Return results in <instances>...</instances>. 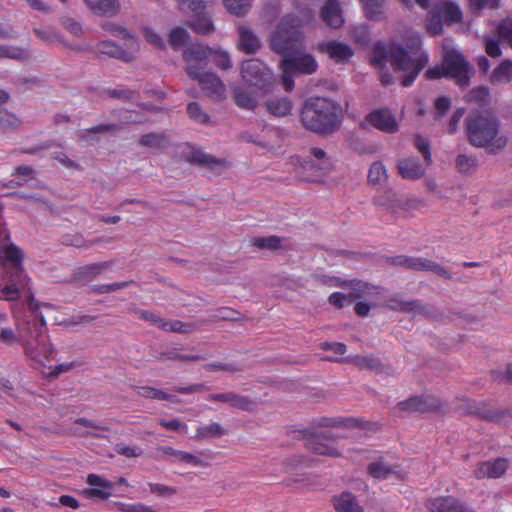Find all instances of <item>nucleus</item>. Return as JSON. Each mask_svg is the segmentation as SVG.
<instances>
[{
  "mask_svg": "<svg viewBox=\"0 0 512 512\" xmlns=\"http://www.w3.org/2000/svg\"><path fill=\"white\" fill-rule=\"evenodd\" d=\"M97 51L101 54L108 55L110 57L130 62L133 60L131 52L123 49L111 40H104L97 44Z\"/></svg>",
  "mask_w": 512,
  "mask_h": 512,
  "instance_id": "29",
  "label": "nucleus"
},
{
  "mask_svg": "<svg viewBox=\"0 0 512 512\" xmlns=\"http://www.w3.org/2000/svg\"><path fill=\"white\" fill-rule=\"evenodd\" d=\"M331 502L337 512H364L357 497L349 491L333 496Z\"/></svg>",
  "mask_w": 512,
  "mask_h": 512,
  "instance_id": "24",
  "label": "nucleus"
},
{
  "mask_svg": "<svg viewBox=\"0 0 512 512\" xmlns=\"http://www.w3.org/2000/svg\"><path fill=\"white\" fill-rule=\"evenodd\" d=\"M365 122L371 127L388 134H393L399 129L395 115L386 108L373 110L365 117Z\"/></svg>",
  "mask_w": 512,
  "mask_h": 512,
  "instance_id": "15",
  "label": "nucleus"
},
{
  "mask_svg": "<svg viewBox=\"0 0 512 512\" xmlns=\"http://www.w3.org/2000/svg\"><path fill=\"white\" fill-rule=\"evenodd\" d=\"M135 314L139 319L149 322L166 332L192 333L197 329L195 323H186L179 320H166L159 314L149 310L135 309Z\"/></svg>",
  "mask_w": 512,
  "mask_h": 512,
  "instance_id": "12",
  "label": "nucleus"
},
{
  "mask_svg": "<svg viewBox=\"0 0 512 512\" xmlns=\"http://www.w3.org/2000/svg\"><path fill=\"white\" fill-rule=\"evenodd\" d=\"M343 108L332 98H307L301 110L303 126L314 133L329 135L341 125Z\"/></svg>",
  "mask_w": 512,
  "mask_h": 512,
  "instance_id": "3",
  "label": "nucleus"
},
{
  "mask_svg": "<svg viewBox=\"0 0 512 512\" xmlns=\"http://www.w3.org/2000/svg\"><path fill=\"white\" fill-rule=\"evenodd\" d=\"M162 357L168 360H179L182 362L201 360L202 357L198 354H180L176 350H169L162 354Z\"/></svg>",
  "mask_w": 512,
  "mask_h": 512,
  "instance_id": "56",
  "label": "nucleus"
},
{
  "mask_svg": "<svg viewBox=\"0 0 512 512\" xmlns=\"http://www.w3.org/2000/svg\"><path fill=\"white\" fill-rule=\"evenodd\" d=\"M181 11L189 15L186 25L197 34L209 35L215 27L212 20V0H177Z\"/></svg>",
  "mask_w": 512,
  "mask_h": 512,
  "instance_id": "7",
  "label": "nucleus"
},
{
  "mask_svg": "<svg viewBox=\"0 0 512 512\" xmlns=\"http://www.w3.org/2000/svg\"><path fill=\"white\" fill-rule=\"evenodd\" d=\"M186 72L190 78L198 81L207 96H224L226 86L216 73L198 71L197 66L191 64L186 67Z\"/></svg>",
  "mask_w": 512,
  "mask_h": 512,
  "instance_id": "13",
  "label": "nucleus"
},
{
  "mask_svg": "<svg viewBox=\"0 0 512 512\" xmlns=\"http://www.w3.org/2000/svg\"><path fill=\"white\" fill-rule=\"evenodd\" d=\"M227 434V430L219 423L213 422L207 425L199 426L196 429L195 438L199 440L221 437Z\"/></svg>",
  "mask_w": 512,
  "mask_h": 512,
  "instance_id": "38",
  "label": "nucleus"
},
{
  "mask_svg": "<svg viewBox=\"0 0 512 512\" xmlns=\"http://www.w3.org/2000/svg\"><path fill=\"white\" fill-rule=\"evenodd\" d=\"M302 439L305 440V447L318 455L329 457H339L340 448L337 443L339 436L330 431L324 433H315L309 429L299 432Z\"/></svg>",
  "mask_w": 512,
  "mask_h": 512,
  "instance_id": "9",
  "label": "nucleus"
},
{
  "mask_svg": "<svg viewBox=\"0 0 512 512\" xmlns=\"http://www.w3.org/2000/svg\"><path fill=\"white\" fill-rule=\"evenodd\" d=\"M62 24L64 28L69 31L74 36H79L82 33V26L79 22L75 21L73 18H63Z\"/></svg>",
  "mask_w": 512,
  "mask_h": 512,
  "instance_id": "64",
  "label": "nucleus"
},
{
  "mask_svg": "<svg viewBox=\"0 0 512 512\" xmlns=\"http://www.w3.org/2000/svg\"><path fill=\"white\" fill-rule=\"evenodd\" d=\"M442 62L448 76L453 78L460 88L469 86L470 76L474 70L460 52L454 49L446 50Z\"/></svg>",
  "mask_w": 512,
  "mask_h": 512,
  "instance_id": "10",
  "label": "nucleus"
},
{
  "mask_svg": "<svg viewBox=\"0 0 512 512\" xmlns=\"http://www.w3.org/2000/svg\"><path fill=\"white\" fill-rule=\"evenodd\" d=\"M321 19L331 28H339L343 24L341 8L337 0H326L321 8Z\"/></svg>",
  "mask_w": 512,
  "mask_h": 512,
  "instance_id": "26",
  "label": "nucleus"
},
{
  "mask_svg": "<svg viewBox=\"0 0 512 512\" xmlns=\"http://www.w3.org/2000/svg\"><path fill=\"white\" fill-rule=\"evenodd\" d=\"M368 474L375 479H387L390 475H394L398 480H403L406 473L399 469V466H390L382 461V459L372 462L367 467Z\"/></svg>",
  "mask_w": 512,
  "mask_h": 512,
  "instance_id": "23",
  "label": "nucleus"
},
{
  "mask_svg": "<svg viewBox=\"0 0 512 512\" xmlns=\"http://www.w3.org/2000/svg\"><path fill=\"white\" fill-rule=\"evenodd\" d=\"M478 165V161L473 156L466 154H460L456 158V166L461 173H469L475 169Z\"/></svg>",
  "mask_w": 512,
  "mask_h": 512,
  "instance_id": "48",
  "label": "nucleus"
},
{
  "mask_svg": "<svg viewBox=\"0 0 512 512\" xmlns=\"http://www.w3.org/2000/svg\"><path fill=\"white\" fill-rule=\"evenodd\" d=\"M398 407L400 410L408 412H431L440 407V402L437 398L431 396H414L399 402Z\"/></svg>",
  "mask_w": 512,
  "mask_h": 512,
  "instance_id": "20",
  "label": "nucleus"
},
{
  "mask_svg": "<svg viewBox=\"0 0 512 512\" xmlns=\"http://www.w3.org/2000/svg\"><path fill=\"white\" fill-rule=\"evenodd\" d=\"M115 451L117 454L127 458L139 457L142 454V450L140 448L128 446L125 444H117L115 446Z\"/></svg>",
  "mask_w": 512,
  "mask_h": 512,
  "instance_id": "59",
  "label": "nucleus"
},
{
  "mask_svg": "<svg viewBox=\"0 0 512 512\" xmlns=\"http://www.w3.org/2000/svg\"><path fill=\"white\" fill-rule=\"evenodd\" d=\"M144 37L147 42L158 48H165V42L162 37L157 34L153 29L145 28Z\"/></svg>",
  "mask_w": 512,
  "mask_h": 512,
  "instance_id": "62",
  "label": "nucleus"
},
{
  "mask_svg": "<svg viewBox=\"0 0 512 512\" xmlns=\"http://www.w3.org/2000/svg\"><path fill=\"white\" fill-rule=\"evenodd\" d=\"M468 413L478 415L486 420H493L496 413L493 410L487 409L483 403L472 402L468 406Z\"/></svg>",
  "mask_w": 512,
  "mask_h": 512,
  "instance_id": "50",
  "label": "nucleus"
},
{
  "mask_svg": "<svg viewBox=\"0 0 512 512\" xmlns=\"http://www.w3.org/2000/svg\"><path fill=\"white\" fill-rule=\"evenodd\" d=\"M239 48L247 54H254L261 46L259 38L247 27H239Z\"/></svg>",
  "mask_w": 512,
  "mask_h": 512,
  "instance_id": "30",
  "label": "nucleus"
},
{
  "mask_svg": "<svg viewBox=\"0 0 512 512\" xmlns=\"http://www.w3.org/2000/svg\"><path fill=\"white\" fill-rule=\"evenodd\" d=\"M84 2L98 15L114 16L120 8L119 0H84Z\"/></svg>",
  "mask_w": 512,
  "mask_h": 512,
  "instance_id": "32",
  "label": "nucleus"
},
{
  "mask_svg": "<svg viewBox=\"0 0 512 512\" xmlns=\"http://www.w3.org/2000/svg\"><path fill=\"white\" fill-rule=\"evenodd\" d=\"M302 20L293 14L281 18L271 36L270 48L282 56L281 67L296 75H310L318 68L314 56L298 51L302 46Z\"/></svg>",
  "mask_w": 512,
  "mask_h": 512,
  "instance_id": "2",
  "label": "nucleus"
},
{
  "mask_svg": "<svg viewBox=\"0 0 512 512\" xmlns=\"http://www.w3.org/2000/svg\"><path fill=\"white\" fill-rule=\"evenodd\" d=\"M211 47L202 44H191L183 52V59L190 64L197 66L198 71L205 69L209 63Z\"/></svg>",
  "mask_w": 512,
  "mask_h": 512,
  "instance_id": "17",
  "label": "nucleus"
},
{
  "mask_svg": "<svg viewBox=\"0 0 512 512\" xmlns=\"http://www.w3.org/2000/svg\"><path fill=\"white\" fill-rule=\"evenodd\" d=\"M240 75L249 88L263 94L274 92L277 86L274 73L266 63L257 58L244 60L241 63Z\"/></svg>",
  "mask_w": 512,
  "mask_h": 512,
  "instance_id": "6",
  "label": "nucleus"
},
{
  "mask_svg": "<svg viewBox=\"0 0 512 512\" xmlns=\"http://www.w3.org/2000/svg\"><path fill=\"white\" fill-rule=\"evenodd\" d=\"M386 306L394 311L411 313L414 315H425L428 311L419 300L403 301L397 297L386 300Z\"/></svg>",
  "mask_w": 512,
  "mask_h": 512,
  "instance_id": "27",
  "label": "nucleus"
},
{
  "mask_svg": "<svg viewBox=\"0 0 512 512\" xmlns=\"http://www.w3.org/2000/svg\"><path fill=\"white\" fill-rule=\"evenodd\" d=\"M388 263L416 271H432L446 279H451V274L440 264L423 257H411L398 255L388 258Z\"/></svg>",
  "mask_w": 512,
  "mask_h": 512,
  "instance_id": "11",
  "label": "nucleus"
},
{
  "mask_svg": "<svg viewBox=\"0 0 512 512\" xmlns=\"http://www.w3.org/2000/svg\"><path fill=\"white\" fill-rule=\"evenodd\" d=\"M470 9L474 14L480 13L484 8L497 9L500 0H469Z\"/></svg>",
  "mask_w": 512,
  "mask_h": 512,
  "instance_id": "55",
  "label": "nucleus"
},
{
  "mask_svg": "<svg viewBox=\"0 0 512 512\" xmlns=\"http://www.w3.org/2000/svg\"><path fill=\"white\" fill-rule=\"evenodd\" d=\"M187 159L191 163L208 168L216 173H221L228 168V161L225 158H216L200 149H192Z\"/></svg>",
  "mask_w": 512,
  "mask_h": 512,
  "instance_id": "18",
  "label": "nucleus"
},
{
  "mask_svg": "<svg viewBox=\"0 0 512 512\" xmlns=\"http://www.w3.org/2000/svg\"><path fill=\"white\" fill-rule=\"evenodd\" d=\"M139 144L144 147L162 150L168 146L169 142L165 134L148 133L140 137Z\"/></svg>",
  "mask_w": 512,
  "mask_h": 512,
  "instance_id": "37",
  "label": "nucleus"
},
{
  "mask_svg": "<svg viewBox=\"0 0 512 512\" xmlns=\"http://www.w3.org/2000/svg\"><path fill=\"white\" fill-rule=\"evenodd\" d=\"M93 242H88L87 240L84 239V237L79 234V233H75V234H66V235H63L62 236V243L66 246H72V247H76V248H87V247H90L93 243Z\"/></svg>",
  "mask_w": 512,
  "mask_h": 512,
  "instance_id": "49",
  "label": "nucleus"
},
{
  "mask_svg": "<svg viewBox=\"0 0 512 512\" xmlns=\"http://www.w3.org/2000/svg\"><path fill=\"white\" fill-rule=\"evenodd\" d=\"M111 490L112 488H88L83 493L89 499L99 498L106 500L112 495Z\"/></svg>",
  "mask_w": 512,
  "mask_h": 512,
  "instance_id": "57",
  "label": "nucleus"
},
{
  "mask_svg": "<svg viewBox=\"0 0 512 512\" xmlns=\"http://www.w3.org/2000/svg\"><path fill=\"white\" fill-rule=\"evenodd\" d=\"M253 245L259 249L277 250L281 248L282 239L278 236L258 237L253 239Z\"/></svg>",
  "mask_w": 512,
  "mask_h": 512,
  "instance_id": "46",
  "label": "nucleus"
},
{
  "mask_svg": "<svg viewBox=\"0 0 512 512\" xmlns=\"http://www.w3.org/2000/svg\"><path fill=\"white\" fill-rule=\"evenodd\" d=\"M424 77L428 80L440 79L443 77H449L444 64L436 65L426 70Z\"/></svg>",
  "mask_w": 512,
  "mask_h": 512,
  "instance_id": "61",
  "label": "nucleus"
},
{
  "mask_svg": "<svg viewBox=\"0 0 512 512\" xmlns=\"http://www.w3.org/2000/svg\"><path fill=\"white\" fill-rule=\"evenodd\" d=\"M315 424L319 427H360L363 429H376V423L364 422L360 419L356 418H347V419H334L322 417L318 419Z\"/></svg>",
  "mask_w": 512,
  "mask_h": 512,
  "instance_id": "28",
  "label": "nucleus"
},
{
  "mask_svg": "<svg viewBox=\"0 0 512 512\" xmlns=\"http://www.w3.org/2000/svg\"><path fill=\"white\" fill-rule=\"evenodd\" d=\"M318 49L321 52L327 53L336 62H345L353 55L350 46L338 41L320 43Z\"/></svg>",
  "mask_w": 512,
  "mask_h": 512,
  "instance_id": "25",
  "label": "nucleus"
},
{
  "mask_svg": "<svg viewBox=\"0 0 512 512\" xmlns=\"http://www.w3.org/2000/svg\"><path fill=\"white\" fill-rule=\"evenodd\" d=\"M29 299L33 300L32 293ZM25 318L17 323V333L7 326L8 316L0 312V343L12 346L21 343L25 355L32 361L45 365L54 359V349L47 335L46 321L32 302Z\"/></svg>",
  "mask_w": 512,
  "mask_h": 512,
  "instance_id": "1",
  "label": "nucleus"
},
{
  "mask_svg": "<svg viewBox=\"0 0 512 512\" xmlns=\"http://www.w3.org/2000/svg\"><path fill=\"white\" fill-rule=\"evenodd\" d=\"M187 113L191 119L198 123L204 124L208 122V114L202 111L201 107L196 102H191L188 104Z\"/></svg>",
  "mask_w": 512,
  "mask_h": 512,
  "instance_id": "52",
  "label": "nucleus"
},
{
  "mask_svg": "<svg viewBox=\"0 0 512 512\" xmlns=\"http://www.w3.org/2000/svg\"><path fill=\"white\" fill-rule=\"evenodd\" d=\"M209 62H212L221 70H228L232 67V62L228 52L221 49H214L212 47Z\"/></svg>",
  "mask_w": 512,
  "mask_h": 512,
  "instance_id": "43",
  "label": "nucleus"
},
{
  "mask_svg": "<svg viewBox=\"0 0 512 512\" xmlns=\"http://www.w3.org/2000/svg\"><path fill=\"white\" fill-rule=\"evenodd\" d=\"M302 169L303 170H309L311 171L310 174H307V175H299V177L304 180V181H310V182H313V181H316L320 176V170L321 168L319 166H317L313 160H305L303 163H302Z\"/></svg>",
  "mask_w": 512,
  "mask_h": 512,
  "instance_id": "53",
  "label": "nucleus"
},
{
  "mask_svg": "<svg viewBox=\"0 0 512 512\" xmlns=\"http://www.w3.org/2000/svg\"><path fill=\"white\" fill-rule=\"evenodd\" d=\"M387 61L391 62V44L387 48L384 43L376 42L372 50L371 64L383 70Z\"/></svg>",
  "mask_w": 512,
  "mask_h": 512,
  "instance_id": "34",
  "label": "nucleus"
},
{
  "mask_svg": "<svg viewBox=\"0 0 512 512\" xmlns=\"http://www.w3.org/2000/svg\"><path fill=\"white\" fill-rule=\"evenodd\" d=\"M111 266V261L87 264L78 268L75 277L78 280L90 281L100 275L104 270L111 268Z\"/></svg>",
  "mask_w": 512,
  "mask_h": 512,
  "instance_id": "33",
  "label": "nucleus"
},
{
  "mask_svg": "<svg viewBox=\"0 0 512 512\" xmlns=\"http://www.w3.org/2000/svg\"><path fill=\"white\" fill-rule=\"evenodd\" d=\"M137 394L144 398L157 399V400H166L174 402L176 401V397L174 395L168 394L162 390L149 387V386H140L135 387Z\"/></svg>",
  "mask_w": 512,
  "mask_h": 512,
  "instance_id": "39",
  "label": "nucleus"
},
{
  "mask_svg": "<svg viewBox=\"0 0 512 512\" xmlns=\"http://www.w3.org/2000/svg\"><path fill=\"white\" fill-rule=\"evenodd\" d=\"M485 50L492 58L499 57L502 54L499 40L491 37L485 38Z\"/></svg>",
  "mask_w": 512,
  "mask_h": 512,
  "instance_id": "58",
  "label": "nucleus"
},
{
  "mask_svg": "<svg viewBox=\"0 0 512 512\" xmlns=\"http://www.w3.org/2000/svg\"><path fill=\"white\" fill-rule=\"evenodd\" d=\"M467 136L471 145L475 147L490 146V152L497 153L503 150L508 139L498 136L499 121L491 111H476L471 113L466 121Z\"/></svg>",
  "mask_w": 512,
  "mask_h": 512,
  "instance_id": "5",
  "label": "nucleus"
},
{
  "mask_svg": "<svg viewBox=\"0 0 512 512\" xmlns=\"http://www.w3.org/2000/svg\"><path fill=\"white\" fill-rule=\"evenodd\" d=\"M8 98H0V106L7 100ZM20 125V120L12 113L0 107V129L3 131H8L15 129Z\"/></svg>",
  "mask_w": 512,
  "mask_h": 512,
  "instance_id": "42",
  "label": "nucleus"
},
{
  "mask_svg": "<svg viewBox=\"0 0 512 512\" xmlns=\"http://www.w3.org/2000/svg\"><path fill=\"white\" fill-rule=\"evenodd\" d=\"M340 362L351 363L355 365L359 370H370L375 373H389L390 367L382 363L381 359L373 354L362 356V355H350L346 358L340 359Z\"/></svg>",
  "mask_w": 512,
  "mask_h": 512,
  "instance_id": "16",
  "label": "nucleus"
},
{
  "mask_svg": "<svg viewBox=\"0 0 512 512\" xmlns=\"http://www.w3.org/2000/svg\"><path fill=\"white\" fill-rule=\"evenodd\" d=\"M227 11L236 16H244L250 9L249 0H222Z\"/></svg>",
  "mask_w": 512,
  "mask_h": 512,
  "instance_id": "45",
  "label": "nucleus"
},
{
  "mask_svg": "<svg viewBox=\"0 0 512 512\" xmlns=\"http://www.w3.org/2000/svg\"><path fill=\"white\" fill-rule=\"evenodd\" d=\"M213 456V452L208 450L198 451L196 454L181 451L177 462L186 463L194 467H207L210 465L209 460L213 459Z\"/></svg>",
  "mask_w": 512,
  "mask_h": 512,
  "instance_id": "31",
  "label": "nucleus"
},
{
  "mask_svg": "<svg viewBox=\"0 0 512 512\" xmlns=\"http://www.w3.org/2000/svg\"><path fill=\"white\" fill-rule=\"evenodd\" d=\"M426 165H422L418 158L407 157L401 159L398 164V172L403 179L418 180L425 175Z\"/></svg>",
  "mask_w": 512,
  "mask_h": 512,
  "instance_id": "22",
  "label": "nucleus"
},
{
  "mask_svg": "<svg viewBox=\"0 0 512 512\" xmlns=\"http://www.w3.org/2000/svg\"><path fill=\"white\" fill-rule=\"evenodd\" d=\"M512 78V60H503L492 72L490 81L496 83H508Z\"/></svg>",
  "mask_w": 512,
  "mask_h": 512,
  "instance_id": "36",
  "label": "nucleus"
},
{
  "mask_svg": "<svg viewBox=\"0 0 512 512\" xmlns=\"http://www.w3.org/2000/svg\"><path fill=\"white\" fill-rule=\"evenodd\" d=\"M463 14L458 4L443 1L434 5L428 13L426 29L432 35L443 32V24L448 26L462 22Z\"/></svg>",
  "mask_w": 512,
  "mask_h": 512,
  "instance_id": "8",
  "label": "nucleus"
},
{
  "mask_svg": "<svg viewBox=\"0 0 512 512\" xmlns=\"http://www.w3.org/2000/svg\"><path fill=\"white\" fill-rule=\"evenodd\" d=\"M0 58L22 60L25 58V51L18 47L0 45Z\"/></svg>",
  "mask_w": 512,
  "mask_h": 512,
  "instance_id": "54",
  "label": "nucleus"
},
{
  "mask_svg": "<svg viewBox=\"0 0 512 512\" xmlns=\"http://www.w3.org/2000/svg\"><path fill=\"white\" fill-rule=\"evenodd\" d=\"M208 400L227 403L233 408L244 411H253L256 408V403L252 399L234 392L210 394L208 396Z\"/></svg>",
  "mask_w": 512,
  "mask_h": 512,
  "instance_id": "19",
  "label": "nucleus"
},
{
  "mask_svg": "<svg viewBox=\"0 0 512 512\" xmlns=\"http://www.w3.org/2000/svg\"><path fill=\"white\" fill-rule=\"evenodd\" d=\"M497 33L501 40L507 42L512 48V20L504 19L497 26Z\"/></svg>",
  "mask_w": 512,
  "mask_h": 512,
  "instance_id": "51",
  "label": "nucleus"
},
{
  "mask_svg": "<svg viewBox=\"0 0 512 512\" xmlns=\"http://www.w3.org/2000/svg\"><path fill=\"white\" fill-rule=\"evenodd\" d=\"M422 40L418 35H411L402 44L391 43V65L395 71L403 74L396 79L404 87L412 85L419 73L428 64L429 57L421 51Z\"/></svg>",
  "mask_w": 512,
  "mask_h": 512,
  "instance_id": "4",
  "label": "nucleus"
},
{
  "mask_svg": "<svg viewBox=\"0 0 512 512\" xmlns=\"http://www.w3.org/2000/svg\"><path fill=\"white\" fill-rule=\"evenodd\" d=\"M388 178L387 171L382 162H374L368 172L369 183L376 185L385 182Z\"/></svg>",
  "mask_w": 512,
  "mask_h": 512,
  "instance_id": "44",
  "label": "nucleus"
},
{
  "mask_svg": "<svg viewBox=\"0 0 512 512\" xmlns=\"http://www.w3.org/2000/svg\"><path fill=\"white\" fill-rule=\"evenodd\" d=\"M508 468V461L505 458H497L492 461H485L478 464L474 471L477 479L499 478Z\"/></svg>",
  "mask_w": 512,
  "mask_h": 512,
  "instance_id": "21",
  "label": "nucleus"
},
{
  "mask_svg": "<svg viewBox=\"0 0 512 512\" xmlns=\"http://www.w3.org/2000/svg\"><path fill=\"white\" fill-rule=\"evenodd\" d=\"M189 39L190 35L188 31L182 27L172 29L168 35V43L174 50H178L185 46Z\"/></svg>",
  "mask_w": 512,
  "mask_h": 512,
  "instance_id": "40",
  "label": "nucleus"
},
{
  "mask_svg": "<svg viewBox=\"0 0 512 512\" xmlns=\"http://www.w3.org/2000/svg\"><path fill=\"white\" fill-rule=\"evenodd\" d=\"M425 507L429 512H475L465 502L451 495L428 498Z\"/></svg>",
  "mask_w": 512,
  "mask_h": 512,
  "instance_id": "14",
  "label": "nucleus"
},
{
  "mask_svg": "<svg viewBox=\"0 0 512 512\" xmlns=\"http://www.w3.org/2000/svg\"><path fill=\"white\" fill-rule=\"evenodd\" d=\"M386 0H361L365 15L370 20H379Z\"/></svg>",
  "mask_w": 512,
  "mask_h": 512,
  "instance_id": "41",
  "label": "nucleus"
},
{
  "mask_svg": "<svg viewBox=\"0 0 512 512\" xmlns=\"http://www.w3.org/2000/svg\"><path fill=\"white\" fill-rule=\"evenodd\" d=\"M92 488H112V484L97 474H89L86 480Z\"/></svg>",
  "mask_w": 512,
  "mask_h": 512,
  "instance_id": "63",
  "label": "nucleus"
},
{
  "mask_svg": "<svg viewBox=\"0 0 512 512\" xmlns=\"http://www.w3.org/2000/svg\"><path fill=\"white\" fill-rule=\"evenodd\" d=\"M150 491L158 496L174 495L177 489L160 483H149Z\"/></svg>",
  "mask_w": 512,
  "mask_h": 512,
  "instance_id": "60",
  "label": "nucleus"
},
{
  "mask_svg": "<svg viewBox=\"0 0 512 512\" xmlns=\"http://www.w3.org/2000/svg\"><path fill=\"white\" fill-rule=\"evenodd\" d=\"M266 108L270 114L282 117L291 113L292 103L290 98H268Z\"/></svg>",
  "mask_w": 512,
  "mask_h": 512,
  "instance_id": "35",
  "label": "nucleus"
},
{
  "mask_svg": "<svg viewBox=\"0 0 512 512\" xmlns=\"http://www.w3.org/2000/svg\"><path fill=\"white\" fill-rule=\"evenodd\" d=\"M414 145L416 149L421 153L424 158L426 166L432 164V155L430 151V143L427 139L420 135H416L414 138Z\"/></svg>",
  "mask_w": 512,
  "mask_h": 512,
  "instance_id": "47",
  "label": "nucleus"
}]
</instances>
